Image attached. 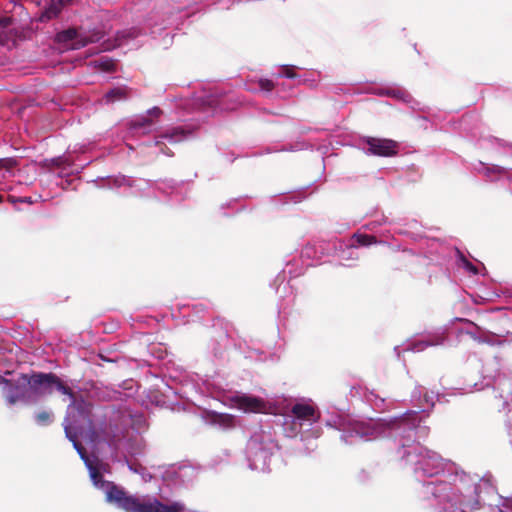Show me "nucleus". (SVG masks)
<instances>
[{
    "mask_svg": "<svg viewBox=\"0 0 512 512\" xmlns=\"http://www.w3.org/2000/svg\"><path fill=\"white\" fill-rule=\"evenodd\" d=\"M161 152H162L163 154H165V155H168V156L172 155V153L170 152V150H163V149H161Z\"/></svg>",
    "mask_w": 512,
    "mask_h": 512,
    "instance_id": "473e14b6",
    "label": "nucleus"
},
{
    "mask_svg": "<svg viewBox=\"0 0 512 512\" xmlns=\"http://www.w3.org/2000/svg\"><path fill=\"white\" fill-rule=\"evenodd\" d=\"M277 445L270 433L256 431L250 437L246 447V457L252 470L265 472L269 470L271 457Z\"/></svg>",
    "mask_w": 512,
    "mask_h": 512,
    "instance_id": "39448f33",
    "label": "nucleus"
},
{
    "mask_svg": "<svg viewBox=\"0 0 512 512\" xmlns=\"http://www.w3.org/2000/svg\"><path fill=\"white\" fill-rule=\"evenodd\" d=\"M189 471L190 469L187 467H180L178 470L168 471L167 476H169L170 474H176L178 478H182L186 476Z\"/></svg>",
    "mask_w": 512,
    "mask_h": 512,
    "instance_id": "c85d7f7f",
    "label": "nucleus"
},
{
    "mask_svg": "<svg viewBox=\"0 0 512 512\" xmlns=\"http://www.w3.org/2000/svg\"><path fill=\"white\" fill-rule=\"evenodd\" d=\"M485 170H486V175L488 177H491V173H497V174L505 173V171L499 166L485 167Z\"/></svg>",
    "mask_w": 512,
    "mask_h": 512,
    "instance_id": "c756f323",
    "label": "nucleus"
},
{
    "mask_svg": "<svg viewBox=\"0 0 512 512\" xmlns=\"http://www.w3.org/2000/svg\"><path fill=\"white\" fill-rule=\"evenodd\" d=\"M338 257L343 262H348L350 260H356L358 258V253L356 251V245L354 243H340L338 250Z\"/></svg>",
    "mask_w": 512,
    "mask_h": 512,
    "instance_id": "a211bd4d",
    "label": "nucleus"
},
{
    "mask_svg": "<svg viewBox=\"0 0 512 512\" xmlns=\"http://www.w3.org/2000/svg\"><path fill=\"white\" fill-rule=\"evenodd\" d=\"M219 99L213 95H209L205 98H197V105L199 106L200 109H210L211 112L213 113L216 108L219 106Z\"/></svg>",
    "mask_w": 512,
    "mask_h": 512,
    "instance_id": "412c9836",
    "label": "nucleus"
},
{
    "mask_svg": "<svg viewBox=\"0 0 512 512\" xmlns=\"http://www.w3.org/2000/svg\"><path fill=\"white\" fill-rule=\"evenodd\" d=\"M278 76L291 78V79L297 78V74L294 72L293 66H285V67L281 68L278 73Z\"/></svg>",
    "mask_w": 512,
    "mask_h": 512,
    "instance_id": "a878e982",
    "label": "nucleus"
},
{
    "mask_svg": "<svg viewBox=\"0 0 512 512\" xmlns=\"http://www.w3.org/2000/svg\"><path fill=\"white\" fill-rule=\"evenodd\" d=\"M141 34V30L139 28H131L129 30L122 31L118 36V45H123L126 42L127 38H137Z\"/></svg>",
    "mask_w": 512,
    "mask_h": 512,
    "instance_id": "5701e85b",
    "label": "nucleus"
},
{
    "mask_svg": "<svg viewBox=\"0 0 512 512\" xmlns=\"http://www.w3.org/2000/svg\"><path fill=\"white\" fill-rule=\"evenodd\" d=\"M52 164L54 166H57V167H62V166H65V165H70V163L68 162V159L67 157L65 156H59L57 158H54L51 160Z\"/></svg>",
    "mask_w": 512,
    "mask_h": 512,
    "instance_id": "cd10ccee",
    "label": "nucleus"
},
{
    "mask_svg": "<svg viewBox=\"0 0 512 512\" xmlns=\"http://www.w3.org/2000/svg\"><path fill=\"white\" fill-rule=\"evenodd\" d=\"M162 111L158 107L148 110L145 115L135 117L129 122L127 137L146 135L156 129Z\"/></svg>",
    "mask_w": 512,
    "mask_h": 512,
    "instance_id": "6e6552de",
    "label": "nucleus"
},
{
    "mask_svg": "<svg viewBox=\"0 0 512 512\" xmlns=\"http://www.w3.org/2000/svg\"><path fill=\"white\" fill-rule=\"evenodd\" d=\"M203 419L206 423L218 427L222 430L232 429L236 426V418L226 413H217L215 411H204Z\"/></svg>",
    "mask_w": 512,
    "mask_h": 512,
    "instance_id": "ddd939ff",
    "label": "nucleus"
},
{
    "mask_svg": "<svg viewBox=\"0 0 512 512\" xmlns=\"http://www.w3.org/2000/svg\"><path fill=\"white\" fill-rule=\"evenodd\" d=\"M320 418V414L311 400H301L295 403L290 414L284 416L283 428L287 436L294 437L311 427Z\"/></svg>",
    "mask_w": 512,
    "mask_h": 512,
    "instance_id": "423d86ee",
    "label": "nucleus"
},
{
    "mask_svg": "<svg viewBox=\"0 0 512 512\" xmlns=\"http://www.w3.org/2000/svg\"><path fill=\"white\" fill-rule=\"evenodd\" d=\"M486 482L476 476L465 473L454 478V482L437 481L424 485L425 493L431 494L437 501L438 512H468L477 509L480 504L482 487Z\"/></svg>",
    "mask_w": 512,
    "mask_h": 512,
    "instance_id": "7ed1b4c3",
    "label": "nucleus"
},
{
    "mask_svg": "<svg viewBox=\"0 0 512 512\" xmlns=\"http://www.w3.org/2000/svg\"><path fill=\"white\" fill-rule=\"evenodd\" d=\"M307 432H309L310 436L318 438L320 436L321 430L319 427H315L307 430Z\"/></svg>",
    "mask_w": 512,
    "mask_h": 512,
    "instance_id": "2f4dec72",
    "label": "nucleus"
},
{
    "mask_svg": "<svg viewBox=\"0 0 512 512\" xmlns=\"http://www.w3.org/2000/svg\"><path fill=\"white\" fill-rule=\"evenodd\" d=\"M126 96H127V90L125 88L117 87V88H113L110 91H108L105 94L103 101L107 104L114 103L116 101L125 99Z\"/></svg>",
    "mask_w": 512,
    "mask_h": 512,
    "instance_id": "aec40b11",
    "label": "nucleus"
},
{
    "mask_svg": "<svg viewBox=\"0 0 512 512\" xmlns=\"http://www.w3.org/2000/svg\"><path fill=\"white\" fill-rule=\"evenodd\" d=\"M500 503L496 505L498 512H512V498L498 496Z\"/></svg>",
    "mask_w": 512,
    "mask_h": 512,
    "instance_id": "393cba45",
    "label": "nucleus"
},
{
    "mask_svg": "<svg viewBox=\"0 0 512 512\" xmlns=\"http://www.w3.org/2000/svg\"><path fill=\"white\" fill-rule=\"evenodd\" d=\"M326 425L342 431L341 439L346 444L358 440L371 441L381 437L399 439L402 442V459L410 465L417 476L432 477L441 472H453L455 465L439 454L427 450L416 440L424 439L429 428L422 425V418L415 411L400 417L369 420H347L341 415L328 419Z\"/></svg>",
    "mask_w": 512,
    "mask_h": 512,
    "instance_id": "f03ea898",
    "label": "nucleus"
},
{
    "mask_svg": "<svg viewBox=\"0 0 512 512\" xmlns=\"http://www.w3.org/2000/svg\"><path fill=\"white\" fill-rule=\"evenodd\" d=\"M59 42H62L67 49H80L89 43L97 42L101 39L98 32L86 34L82 30L68 29L58 34Z\"/></svg>",
    "mask_w": 512,
    "mask_h": 512,
    "instance_id": "1a4fd4ad",
    "label": "nucleus"
},
{
    "mask_svg": "<svg viewBox=\"0 0 512 512\" xmlns=\"http://www.w3.org/2000/svg\"><path fill=\"white\" fill-rule=\"evenodd\" d=\"M364 143L366 154L388 157L397 152V143L390 139L367 138Z\"/></svg>",
    "mask_w": 512,
    "mask_h": 512,
    "instance_id": "f8f14e48",
    "label": "nucleus"
},
{
    "mask_svg": "<svg viewBox=\"0 0 512 512\" xmlns=\"http://www.w3.org/2000/svg\"><path fill=\"white\" fill-rule=\"evenodd\" d=\"M1 383L2 393L8 405L33 403L31 385L26 375H21L16 380H6L2 377Z\"/></svg>",
    "mask_w": 512,
    "mask_h": 512,
    "instance_id": "0eeeda50",
    "label": "nucleus"
},
{
    "mask_svg": "<svg viewBox=\"0 0 512 512\" xmlns=\"http://www.w3.org/2000/svg\"><path fill=\"white\" fill-rule=\"evenodd\" d=\"M2 201V196L0 195V202Z\"/></svg>",
    "mask_w": 512,
    "mask_h": 512,
    "instance_id": "72a5a7b5",
    "label": "nucleus"
},
{
    "mask_svg": "<svg viewBox=\"0 0 512 512\" xmlns=\"http://www.w3.org/2000/svg\"><path fill=\"white\" fill-rule=\"evenodd\" d=\"M94 67L103 72H112L115 69L116 63L108 56H101L91 62Z\"/></svg>",
    "mask_w": 512,
    "mask_h": 512,
    "instance_id": "6ab92c4d",
    "label": "nucleus"
},
{
    "mask_svg": "<svg viewBox=\"0 0 512 512\" xmlns=\"http://www.w3.org/2000/svg\"><path fill=\"white\" fill-rule=\"evenodd\" d=\"M234 405L244 412L276 413V410H274L268 402L250 395L236 396L234 398Z\"/></svg>",
    "mask_w": 512,
    "mask_h": 512,
    "instance_id": "9d476101",
    "label": "nucleus"
},
{
    "mask_svg": "<svg viewBox=\"0 0 512 512\" xmlns=\"http://www.w3.org/2000/svg\"><path fill=\"white\" fill-rule=\"evenodd\" d=\"M71 0H57V2L51 3L44 11L41 12L39 20L41 22L48 21L58 16L61 11V6Z\"/></svg>",
    "mask_w": 512,
    "mask_h": 512,
    "instance_id": "f3484780",
    "label": "nucleus"
},
{
    "mask_svg": "<svg viewBox=\"0 0 512 512\" xmlns=\"http://www.w3.org/2000/svg\"><path fill=\"white\" fill-rule=\"evenodd\" d=\"M190 133V131L183 129L182 127L168 129L157 137L155 145L161 146L162 144H165V142H168L169 144L181 142L185 140Z\"/></svg>",
    "mask_w": 512,
    "mask_h": 512,
    "instance_id": "4468645a",
    "label": "nucleus"
},
{
    "mask_svg": "<svg viewBox=\"0 0 512 512\" xmlns=\"http://www.w3.org/2000/svg\"><path fill=\"white\" fill-rule=\"evenodd\" d=\"M53 414L49 411H42L35 415V420L39 425H48L52 422Z\"/></svg>",
    "mask_w": 512,
    "mask_h": 512,
    "instance_id": "b1692460",
    "label": "nucleus"
},
{
    "mask_svg": "<svg viewBox=\"0 0 512 512\" xmlns=\"http://www.w3.org/2000/svg\"><path fill=\"white\" fill-rule=\"evenodd\" d=\"M146 428V419L142 414L123 413L120 425L110 426L106 433L109 446L126 456L138 455L144 449L140 433Z\"/></svg>",
    "mask_w": 512,
    "mask_h": 512,
    "instance_id": "20e7f679",
    "label": "nucleus"
},
{
    "mask_svg": "<svg viewBox=\"0 0 512 512\" xmlns=\"http://www.w3.org/2000/svg\"><path fill=\"white\" fill-rule=\"evenodd\" d=\"M376 93L395 98L405 103H410L412 99L411 95L405 89L397 86L381 88Z\"/></svg>",
    "mask_w": 512,
    "mask_h": 512,
    "instance_id": "2eb2a0df",
    "label": "nucleus"
},
{
    "mask_svg": "<svg viewBox=\"0 0 512 512\" xmlns=\"http://www.w3.org/2000/svg\"><path fill=\"white\" fill-rule=\"evenodd\" d=\"M350 243H354L357 246H369L378 243L376 238L366 234H354L350 240Z\"/></svg>",
    "mask_w": 512,
    "mask_h": 512,
    "instance_id": "4be33fe9",
    "label": "nucleus"
},
{
    "mask_svg": "<svg viewBox=\"0 0 512 512\" xmlns=\"http://www.w3.org/2000/svg\"><path fill=\"white\" fill-rule=\"evenodd\" d=\"M29 382L33 403L43 396L52 394L55 390L68 395L71 399V404L64 419L66 437L73 443L74 448L84 461L93 485L105 493L107 502L126 512H189L179 502L166 505L150 496L128 495L121 487L104 480L103 474L108 472V465L97 458L91 459L88 457L85 449L77 441L78 431L86 421H89V405L83 400H77L72 391L53 374H35L29 378Z\"/></svg>",
    "mask_w": 512,
    "mask_h": 512,
    "instance_id": "f257e3e1",
    "label": "nucleus"
},
{
    "mask_svg": "<svg viewBox=\"0 0 512 512\" xmlns=\"http://www.w3.org/2000/svg\"><path fill=\"white\" fill-rule=\"evenodd\" d=\"M462 262H463L464 267L468 271H470L473 274H477L478 273L477 268L474 265H472L470 262H468L466 259H462Z\"/></svg>",
    "mask_w": 512,
    "mask_h": 512,
    "instance_id": "7c9ffc66",
    "label": "nucleus"
},
{
    "mask_svg": "<svg viewBox=\"0 0 512 512\" xmlns=\"http://www.w3.org/2000/svg\"><path fill=\"white\" fill-rule=\"evenodd\" d=\"M259 86H260L261 90L266 91V92H270L274 88L273 82L268 79H261L259 81Z\"/></svg>",
    "mask_w": 512,
    "mask_h": 512,
    "instance_id": "bb28decb",
    "label": "nucleus"
},
{
    "mask_svg": "<svg viewBox=\"0 0 512 512\" xmlns=\"http://www.w3.org/2000/svg\"><path fill=\"white\" fill-rule=\"evenodd\" d=\"M412 399L417 400L423 411L434 406L433 396L425 388L417 387L412 393Z\"/></svg>",
    "mask_w": 512,
    "mask_h": 512,
    "instance_id": "dca6fc26",
    "label": "nucleus"
},
{
    "mask_svg": "<svg viewBox=\"0 0 512 512\" xmlns=\"http://www.w3.org/2000/svg\"><path fill=\"white\" fill-rule=\"evenodd\" d=\"M446 340V329L439 328L419 339L413 340L405 347V351L421 352L430 346L442 345Z\"/></svg>",
    "mask_w": 512,
    "mask_h": 512,
    "instance_id": "9b49d317",
    "label": "nucleus"
}]
</instances>
